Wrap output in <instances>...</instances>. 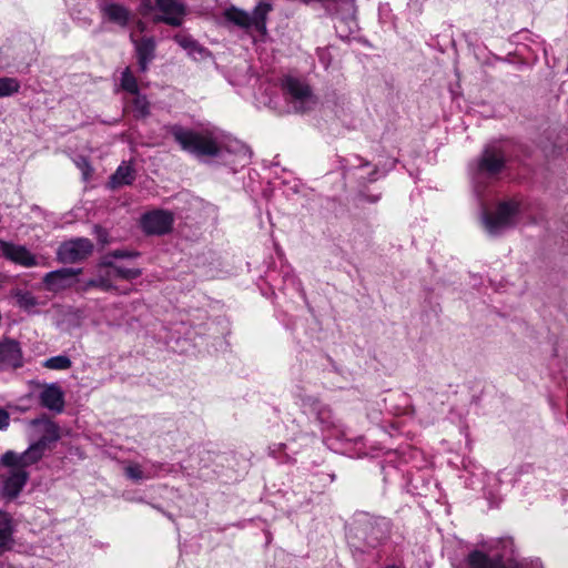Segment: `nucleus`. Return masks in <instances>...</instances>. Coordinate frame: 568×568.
I'll return each instance as SVG.
<instances>
[{
    "mask_svg": "<svg viewBox=\"0 0 568 568\" xmlns=\"http://www.w3.org/2000/svg\"><path fill=\"white\" fill-rule=\"evenodd\" d=\"M271 10L272 4L266 0H261L251 12V30L254 29L258 33L260 40H264L267 34L265 20Z\"/></svg>",
    "mask_w": 568,
    "mask_h": 568,
    "instance_id": "17",
    "label": "nucleus"
},
{
    "mask_svg": "<svg viewBox=\"0 0 568 568\" xmlns=\"http://www.w3.org/2000/svg\"><path fill=\"white\" fill-rule=\"evenodd\" d=\"M98 8L108 21L121 28L129 24L131 12L124 6L109 0H98Z\"/></svg>",
    "mask_w": 568,
    "mask_h": 568,
    "instance_id": "12",
    "label": "nucleus"
},
{
    "mask_svg": "<svg viewBox=\"0 0 568 568\" xmlns=\"http://www.w3.org/2000/svg\"><path fill=\"white\" fill-rule=\"evenodd\" d=\"M0 529H13L12 517L9 513L0 509Z\"/></svg>",
    "mask_w": 568,
    "mask_h": 568,
    "instance_id": "31",
    "label": "nucleus"
},
{
    "mask_svg": "<svg viewBox=\"0 0 568 568\" xmlns=\"http://www.w3.org/2000/svg\"><path fill=\"white\" fill-rule=\"evenodd\" d=\"M155 8L160 14L153 18L154 22H163L172 27H180L183 23L186 8L181 0H155Z\"/></svg>",
    "mask_w": 568,
    "mask_h": 568,
    "instance_id": "9",
    "label": "nucleus"
},
{
    "mask_svg": "<svg viewBox=\"0 0 568 568\" xmlns=\"http://www.w3.org/2000/svg\"><path fill=\"white\" fill-rule=\"evenodd\" d=\"M131 40L135 48L139 70L140 72H145L149 69V64L155 58V40L152 37H145L138 41L132 34Z\"/></svg>",
    "mask_w": 568,
    "mask_h": 568,
    "instance_id": "15",
    "label": "nucleus"
},
{
    "mask_svg": "<svg viewBox=\"0 0 568 568\" xmlns=\"http://www.w3.org/2000/svg\"><path fill=\"white\" fill-rule=\"evenodd\" d=\"M93 252V243L85 237H78L62 243L57 252L58 260L64 264L78 263Z\"/></svg>",
    "mask_w": 568,
    "mask_h": 568,
    "instance_id": "8",
    "label": "nucleus"
},
{
    "mask_svg": "<svg viewBox=\"0 0 568 568\" xmlns=\"http://www.w3.org/2000/svg\"><path fill=\"white\" fill-rule=\"evenodd\" d=\"M82 268L62 267L47 273L43 277L45 288L51 292H59L71 287L75 282Z\"/></svg>",
    "mask_w": 568,
    "mask_h": 568,
    "instance_id": "11",
    "label": "nucleus"
},
{
    "mask_svg": "<svg viewBox=\"0 0 568 568\" xmlns=\"http://www.w3.org/2000/svg\"><path fill=\"white\" fill-rule=\"evenodd\" d=\"M376 174H377V170H374V171L369 174L368 181H369V182H374V181H376Z\"/></svg>",
    "mask_w": 568,
    "mask_h": 568,
    "instance_id": "36",
    "label": "nucleus"
},
{
    "mask_svg": "<svg viewBox=\"0 0 568 568\" xmlns=\"http://www.w3.org/2000/svg\"><path fill=\"white\" fill-rule=\"evenodd\" d=\"M506 163V150L500 141H493L485 145L477 161L470 165V175L475 192L478 196L488 181L494 180L504 170Z\"/></svg>",
    "mask_w": 568,
    "mask_h": 568,
    "instance_id": "3",
    "label": "nucleus"
},
{
    "mask_svg": "<svg viewBox=\"0 0 568 568\" xmlns=\"http://www.w3.org/2000/svg\"><path fill=\"white\" fill-rule=\"evenodd\" d=\"M220 22L227 28H248V13L234 6L225 8L220 17Z\"/></svg>",
    "mask_w": 568,
    "mask_h": 568,
    "instance_id": "18",
    "label": "nucleus"
},
{
    "mask_svg": "<svg viewBox=\"0 0 568 568\" xmlns=\"http://www.w3.org/2000/svg\"><path fill=\"white\" fill-rule=\"evenodd\" d=\"M139 27H140L141 30H143V22H140Z\"/></svg>",
    "mask_w": 568,
    "mask_h": 568,
    "instance_id": "37",
    "label": "nucleus"
},
{
    "mask_svg": "<svg viewBox=\"0 0 568 568\" xmlns=\"http://www.w3.org/2000/svg\"><path fill=\"white\" fill-rule=\"evenodd\" d=\"M121 87L124 91L131 94L139 93V85L135 77L132 74L130 68H125L121 75Z\"/></svg>",
    "mask_w": 568,
    "mask_h": 568,
    "instance_id": "28",
    "label": "nucleus"
},
{
    "mask_svg": "<svg viewBox=\"0 0 568 568\" xmlns=\"http://www.w3.org/2000/svg\"><path fill=\"white\" fill-rule=\"evenodd\" d=\"M39 400L42 407L60 414L64 409V393L57 383L44 385L39 394Z\"/></svg>",
    "mask_w": 568,
    "mask_h": 568,
    "instance_id": "13",
    "label": "nucleus"
},
{
    "mask_svg": "<svg viewBox=\"0 0 568 568\" xmlns=\"http://www.w3.org/2000/svg\"><path fill=\"white\" fill-rule=\"evenodd\" d=\"M43 367L53 371H67L72 366L71 359L65 355H57L47 358L43 362Z\"/></svg>",
    "mask_w": 568,
    "mask_h": 568,
    "instance_id": "25",
    "label": "nucleus"
},
{
    "mask_svg": "<svg viewBox=\"0 0 568 568\" xmlns=\"http://www.w3.org/2000/svg\"><path fill=\"white\" fill-rule=\"evenodd\" d=\"M94 232L99 239L100 242L105 243L106 242V232L99 225L94 226Z\"/></svg>",
    "mask_w": 568,
    "mask_h": 568,
    "instance_id": "34",
    "label": "nucleus"
},
{
    "mask_svg": "<svg viewBox=\"0 0 568 568\" xmlns=\"http://www.w3.org/2000/svg\"><path fill=\"white\" fill-rule=\"evenodd\" d=\"M283 90L287 95L291 108L296 113H305L312 110L317 102L310 85L301 79L285 77L283 80Z\"/></svg>",
    "mask_w": 568,
    "mask_h": 568,
    "instance_id": "7",
    "label": "nucleus"
},
{
    "mask_svg": "<svg viewBox=\"0 0 568 568\" xmlns=\"http://www.w3.org/2000/svg\"><path fill=\"white\" fill-rule=\"evenodd\" d=\"M29 426V447L20 454L13 450L6 452L1 456V465L6 467L19 466L23 469L32 466L43 458L51 444L60 439L59 426L45 415L30 420Z\"/></svg>",
    "mask_w": 568,
    "mask_h": 568,
    "instance_id": "2",
    "label": "nucleus"
},
{
    "mask_svg": "<svg viewBox=\"0 0 568 568\" xmlns=\"http://www.w3.org/2000/svg\"><path fill=\"white\" fill-rule=\"evenodd\" d=\"M135 179L134 169L126 163L118 166L116 171L111 176V184L113 186L130 185Z\"/></svg>",
    "mask_w": 568,
    "mask_h": 568,
    "instance_id": "23",
    "label": "nucleus"
},
{
    "mask_svg": "<svg viewBox=\"0 0 568 568\" xmlns=\"http://www.w3.org/2000/svg\"><path fill=\"white\" fill-rule=\"evenodd\" d=\"M142 274L140 268L124 267L116 265L113 261H110V256H102L95 268V276L88 280L81 286L83 292H89L92 288H99L102 292H110L115 290V280H134Z\"/></svg>",
    "mask_w": 568,
    "mask_h": 568,
    "instance_id": "5",
    "label": "nucleus"
},
{
    "mask_svg": "<svg viewBox=\"0 0 568 568\" xmlns=\"http://www.w3.org/2000/svg\"><path fill=\"white\" fill-rule=\"evenodd\" d=\"M78 166L83 171V174H87V171L90 170L89 162L85 159H81L78 162Z\"/></svg>",
    "mask_w": 568,
    "mask_h": 568,
    "instance_id": "35",
    "label": "nucleus"
},
{
    "mask_svg": "<svg viewBox=\"0 0 568 568\" xmlns=\"http://www.w3.org/2000/svg\"><path fill=\"white\" fill-rule=\"evenodd\" d=\"M386 568H397V567H395V566H387Z\"/></svg>",
    "mask_w": 568,
    "mask_h": 568,
    "instance_id": "39",
    "label": "nucleus"
},
{
    "mask_svg": "<svg viewBox=\"0 0 568 568\" xmlns=\"http://www.w3.org/2000/svg\"><path fill=\"white\" fill-rule=\"evenodd\" d=\"M166 132L174 138L183 151L193 154L203 162L220 158L223 151H236L242 144L217 128L195 132L184 129L182 125L173 124L166 126Z\"/></svg>",
    "mask_w": 568,
    "mask_h": 568,
    "instance_id": "1",
    "label": "nucleus"
},
{
    "mask_svg": "<svg viewBox=\"0 0 568 568\" xmlns=\"http://www.w3.org/2000/svg\"><path fill=\"white\" fill-rule=\"evenodd\" d=\"M3 252L6 257L22 266L31 267L37 264L36 257L24 246L9 244Z\"/></svg>",
    "mask_w": 568,
    "mask_h": 568,
    "instance_id": "20",
    "label": "nucleus"
},
{
    "mask_svg": "<svg viewBox=\"0 0 568 568\" xmlns=\"http://www.w3.org/2000/svg\"><path fill=\"white\" fill-rule=\"evenodd\" d=\"M389 535V523L384 517H374L368 514L357 515L348 529V539L352 546L364 550L382 545Z\"/></svg>",
    "mask_w": 568,
    "mask_h": 568,
    "instance_id": "4",
    "label": "nucleus"
},
{
    "mask_svg": "<svg viewBox=\"0 0 568 568\" xmlns=\"http://www.w3.org/2000/svg\"><path fill=\"white\" fill-rule=\"evenodd\" d=\"M519 213L520 202L510 199L499 202L494 211L483 207L480 221L488 235L498 236L517 225Z\"/></svg>",
    "mask_w": 568,
    "mask_h": 568,
    "instance_id": "6",
    "label": "nucleus"
},
{
    "mask_svg": "<svg viewBox=\"0 0 568 568\" xmlns=\"http://www.w3.org/2000/svg\"><path fill=\"white\" fill-rule=\"evenodd\" d=\"M174 216L170 211L154 210L142 216L141 224L146 234L163 235L172 230Z\"/></svg>",
    "mask_w": 568,
    "mask_h": 568,
    "instance_id": "10",
    "label": "nucleus"
},
{
    "mask_svg": "<svg viewBox=\"0 0 568 568\" xmlns=\"http://www.w3.org/2000/svg\"><path fill=\"white\" fill-rule=\"evenodd\" d=\"M174 41L184 49L194 60H204L210 55L207 49L202 47L195 39L186 33H178Z\"/></svg>",
    "mask_w": 568,
    "mask_h": 568,
    "instance_id": "19",
    "label": "nucleus"
},
{
    "mask_svg": "<svg viewBox=\"0 0 568 568\" xmlns=\"http://www.w3.org/2000/svg\"><path fill=\"white\" fill-rule=\"evenodd\" d=\"M14 297L18 306L27 312L32 311L38 305L37 297L30 292L18 290Z\"/></svg>",
    "mask_w": 568,
    "mask_h": 568,
    "instance_id": "24",
    "label": "nucleus"
},
{
    "mask_svg": "<svg viewBox=\"0 0 568 568\" xmlns=\"http://www.w3.org/2000/svg\"><path fill=\"white\" fill-rule=\"evenodd\" d=\"M104 256H110V261L114 262V260H116V258H130V257L138 256V253L130 252L126 250H114V251L105 254Z\"/></svg>",
    "mask_w": 568,
    "mask_h": 568,
    "instance_id": "30",
    "label": "nucleus"
},
{
    "mask_svg": "<svg viewBox=\"0 0 568 568\" xmlns=\"http://www.w3.org/2000/svg\"><path fill=\"white\" fill-rule=\"evenodd\" d=\"M133 112L135 118H146L150 114V103L145 95L134 94Z\"/></svg>",
    "mask_w": 568,
    "mask_h": 568,
    "instance_id": "27",
    "label": "nucleus"
},
{
    "mask_svg": "<svg viewBox=\"0 0 568 568\" xmlns=\"http://www.w3.org/2000/svg\"><path fill=\"white\" fill-rule=\"evenodd\" d=\"M310 412L315 416L322 428L329 429L335 426L332 410L317 399H310Z\"/></svg>",
    "mask_w": 568,
    "mask_h": 568,
    "instance_id": "22",
    "label": "nucleus"
},
{
    "mask_svg": "<svg viewBox=\"0 0 568 568\" xmlns=\"http://www.w3.org/2000/svg\"><path fill=\"white\" fill-rule=\"evenodd\" d=\"M22 365V352L13 339L0 341V369L18 368Z\"/></svg>",
    "mask_w": 568,
    "mask_h": 568,
    "instance_id": "14",
    "label": "nucleus"
},
{
    "mask_svg": "<svg viewBox=\"0 0 568 568\" xmlns=\"http://www.w3.org/2000/svg\"><path fill=\"white\" fill-rule=\"evenodd\" d=\"M13 530L14 529H0V551L11 548L13 542Z\"/></svg>",
    "mask_w": 568,
    "mask_h": 568,
    "instance_id": "29",
    "label": "nucleus"
},
{
    "mask_svg": "<svg viewBox=\"0 0 568 568\" xmlns=\"http://www.w3.org/2000/svg\"><path fill=\"white\" fill-rule=\"evenodd\" d=\"M153 10H156L155 3L152 4L151 0H141L142 14H148V13L152 12Z\"/></svg>",
    "mask_w": 568,
    "mask_h": 568,
    "instance_id": "33",
    "label": "nucleus"
},
{
    "mask_svg": "<svg viewBox=\"0 0 568 568\" xmlns=\"http://www.w3.org/2000/svg\"><path fill=\"white\" fill-rule=\"evenodd\" d=\"M377 200V197L371 199L372 202H376Z\"/></svg>",
    "mask_w": 568,
    "mask_h": 568,
    "instance_id": "38",
    "label": "nucleus"
},
{
    "mask_svg": "<svg viewBox=\"0 0 568 568\" xmlns=\"http://www.w3.org/2000/svg\"><path fill=\"white\" fill-rule=\"evenodd\" d=\"M20 90V82L16 78H0V98L11 97Z\"/></svg>",
    "mask_w": 568,
    "mask_h": 568,
    "instance_id": "26",
    "label": "nucleus"
},
{
    "mask_svg": "<svg viewBox=\"0 0 568 568\" xmlns=\"http://www.w3.org/2000/svg\"><path fill=\"white\" fill-rule=\"evenodd\" d=\"M161 469L162 465L158 463H152L146 471L142 469L141 465L132 463L125 466L124 474L133 481H141L155 477Z\"/></svg>",
    "mask_w": 568,
    "mask_h": 568,
    "instance_id": "21",
    "label": "nucleus"
},
{
    "mask_svg": "<svg viewBox=\"0 0 568 568\" xmlns=\"http://www.w3.org/2000/svg\"><path fill=\"white\" fill-rule=\"evenodd\" d=\"M9 475L3 480V494L9 498L19 496L29 479V473L22 467H10Z\"/></svg>",
    "mask_w": 568,
    "mask_h": 568,
    "instance_id": "16",
    "label": "nucleus"
},
{
    "mask_svg": "<svg viewBox=\"0 0 568 568\" xmlns=\"http://www.w3.org/2000/svg\"><path fill=\"white\" fill-rule=\"evenodd\" d=\"M9 414L6 409L0 408V430H6L9 426Z\"/></svg>",
    "mask_w": 568,
    "mask_h": 568,
    "instance_id": "32",
    "label": "nucleus"
}]
</instances>
